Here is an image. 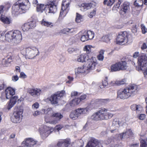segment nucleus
<instances>
[{"instance_id":"obj_1","label":"nucleus","mask_w":147,"mask_h":147,"mask_svg":"<svg viewBox=\"0 0 147 147\" xmlns=\"http://www.w3.org/2000/svg\"><path fill=\"white\" fill-rule=\"evenodd\" d=\"M58 0L48 1L47 4H39L36 7V11L40 13H42L44 11L48 13H55L57 11L58 4Z\"/></svg>"},{"instance_id":"obj_2","label":"nucleus","mask_w":147,"mask_h":147,"mask_svg":"<svg viewBox=\"0 0 147 147\" xmlns=\"http://www.w3.org/2000/svg\"><path fill=\"white\" fill-rule=\"evenodd\" d=\"M138 87L134 84H131L128 86L124 88H121L117 92L118 98L125 99L129 97L133 92L137 90Z\"/></svg>"},{"instance_id":"obj_3","label":"nucleus","mask_w":147,"mask_h":147,"mask_svg":"<svg viewBox=\"0 0 147 147\" xmlns=\"http://www.w3.org/2000/svg\"><path fill=\"white\" fill-rule=\"evenodd\" d=\"M113 115L112 113L107 112V109L104 108L94 113L91 116V118L96 121L107 120L111 118Z\"/></svg>"},{"instance_id":"obj_4","label":"nucleus","mask_w":147,"mask_h":147,"mask_svg":"<svg viewBox=\"0 0 147 147\" xmlns=\"http://www.w3.org/2000/svg\"><path fill=\"white\" fill-rule=\"evenodd\" d=\"M30 7V3L28 0H18L12 7V12L13 13L18 11L20 9L23 10H26Z\"/></svg>"},{"instance_id":"obj_5","label":"nucleus","mask_w":147,"mask_h":147,"mask_svg":"<svg viewBox=\"0 0 147 147\" xmlns=\"http://www.w3.org/2000/svg\"><path fill=\"white\" fill-rule=\"evenodd\" d=\"M127 63L125 61H121L116 62L112 65L110 67L111 72H116L121 70H124L127 68Z\"/></svg>"},{"instance_id":"obj_6","label":"nucleus","mask_w":147,"mask_h":147,"mask_svg":"<svg viewBox=\"0 0 147 147\" xmlns=\"http://www.w3.org/2000/svg\"><path fill=\"white\" fill-rule=\"evenodd\" d=\"M88 110V107L78 108L72 111L69 115V117L73 120L77 119L81 115L85 114L87 112Z\"/></svg>"},{"instance_id":"obj_7","label":"nucleus","mask_w":147,"mask_h":147,"mask_svg":"<svg viewBox=\"0 0 147 147\" xmlns=\"http://www.w3.org/2000/svg\"><path fill=\"white\" fill-rule=\"evenodd\" d=\"M23 110L20 107H17L16 111L13 113V116L11 118V121L13 123H20L23 117L22 113Z\"/></svg>"},{"instance_id":"obj_8","label":"nucleus","mask_w":147,"mask_h":147,"mask_svg":"<svg viewBox=\"0 0 147 147\" xmlns=\"http://www.w3.org/2000/svg\"><path fill=\"white\" fill-rule=\"evenodd\" d=\"M65 94V92L64 90L58 91L52 94L48 98V99L52 104H57L58 103V101L60 98L63 97Z\"/></svg>"},{"instance_id":"obj_9","label":"nucleus","mask_w":147,"mask_h":147,"mask_svg":"<svg viewBox=\"0 0 147 147\" xmlns=\"http://www.w3.org/2000/svg\"><path fill=\"white\" fill-rule=\"evenodd\" d=\"M130 36V34L126 31L120 32L118 34L116 38L117 43L120 44L123 42H127Z\"/></svg>"},{"instance_id":"obj_10","label":"nucleus","mask_w":147,"mask_h":147,"mask_svg":"<svg viewBox=\"0 0 147 147\" xmlns=\"http://www.w3.org/2000/svg\"><path fill=\"white\" fill-rule=\"evenodd\" d=\"M71 2V0H63L61 4V9L59 18H63L67 13L68 8Z\"/></svg>"},{"instance_id":"obj_11","label":"nucleus","mask_w":147,"mask_h":147,"mask_svg":"<svg viewBox=\"0 0 147 147\" xmlns=\"http://www.w3.org/2000/svg\"><path fill=\"white\" fill-rule=\"evenodd\" d=\"M26 55L28 59H32L39 54V51L36 48L28 47L26 49Z\"/></svg>"},{"instance_id":"obj_12","label":"nucleus","mask_w":147,"mask_h":147,"mask_svg":"<svg viewBox=\"0 0 147 147\" xmlns=\"http://www.w3.org/2000/svg\"><path fill=\"white\" fill-rule=\"evenodd\" d=\"M130 9L129 3L128 2H125L121 5L119 13L121 15L125 16L129 12Z\"/></svg>"},{"instance_id":"obj_13","label":"nucleus","mask_w":147,"mask_h":147,"mask_svg":"<svg viewBox=\"0 0 147 147\" xmlns=\"http://www.w3.org/2000/svg\"><path fill=\"white\" fill-rule=\"evenodd\" d=\"M13 40L16 44L20 43L22 39V34L20 31L15 30L13 31Z\"/></svg>"},{"instance_id":"obj_14","label":"nucleus","mask_w":147,"mask_h":147,"mask_svg":"<svg viewBox=\"0 0 147 147\" xmlns=\"http://www.w3.org/2000/svg\"><path fill=\"white\" fill-rule=\"evenodd\" d=\"M147 62V57L143 54L140 55L138 57V65L140 66V69L142 70V67L145 66Z\"/></svg>"},{"instance_id":"obj_15","label":"nucleus","mask_w":147,"mask_h":147,"mask_svg":"<svg viewBox=\"0 0 147 147\" xmlns=\"http://www.w3.org/2000/svg\"><path fill=\"white\" fill-rule=\"evenodd\" d=\"M37 142L31 138H26L22 142V144L25 146L32 147L36 144Z\"/></svg>"},{"instance_id":"obj_16","label":"nucleus","mask_w":147,"mask_h":147,"mask_svg":"<svg viewBox=\"0 0 147 147\" xmlns=\"http://www.w3.org/2000/svg\"><path fill=\"white\" fill-rule=\"evenodd\" d=\"M102 147L101 143L95 139H91L88 142L86 147Z\"/></svg>"},{"instance_id":"obj_17","label":"nucleus","mask_w":147,"mask_h":147,"mask_svg":"<svg viewBox=\"0 0 147 147\" xmlns=\"http://www.w3.org/2000/svg\"><path fill=\"white\" fill-rule=\"evenodd\" d=\"M88 64L86 67L87 70H91L95 69L96 65L97 64L95 57L92 56L91 59H88Z\"/></svg>"},{"instance_id":"obj_18","label":"nucleus","mask_w":147,"mask_h":147,"mask_svg":"<svg viewBox=\"0 0 147 147\" xmlns=\"http://www.w3.org/2000/svg\"><path fill=\"white\" fill-rule=\"evenodd\" d=\"M41 92V90L38 88H29L28 89L27 92L33 96H38Z\"/></svg>"},{"instance_id":"obj_19","label":"nucleus","mask_w":147,"mask_h":147,"mask_svg":"<svg viewBox=\"0 0 147 147\" xmlns=\"http://www.w3.org/2000/svg\"><path fill=\"white\" fill-rule=\"evenodd\" d=\"M51 117L54 118L55 120H53L52 122L54 123H56L63 117V115L59 112L53 113L51 114Z\"/></svg>"},{"instance_id":"obj_20","label":"nucleus","mask_w":147,"mask_h":147,"mask_svg":"<svg viewBox=\"0 0 147 147\" xmlns=\"http://www.w3.org/2000/svg\"><path fill=\"white\" fill-rule=\"evenodd\" d=\"M6 98L7 99L11 98L15 94V90L11 87H8L5 90Z\"/></svg>"},{"instance_id":"obj_21","label":"nucleus","mask_w":147,"mask_h":147,"mask_svg":"<svg viewBox=\"0 0 147 147\" xmlns=\"http://www.w3.org/2000/svg\"><path fill=\"white\" fill-rule=\"evenodd\" d=\"M70 144V140L68 139L61 140L57 144L58 147H68Z\"/></svg>"},{"instance_id":"obj_22","label":"nucleus","mask_w":147,"mask_h":147,"mask_svg":"<svg viewBox=\"0 0 147 147\" xmlns=\"http://www.w3.org/2000/svg\"><path fill=\"white\" fill-rule=\"evenodd\" d=\"M0 20L6 25L10 24L12 22L11 18L3 14H1L0 16Z\"/></svg>"},{"instance_id":"obj_23","label":"nucleus","mask_w":147,"mask_h":147,"mask_svg":"<svg viewBox=\"0 0 147 147\" xmlns=\"http://www.w3.org/2000/svg\"><path fill=\"white\" fill-rule=\"evenodd\" d=\"M92 6V4L91 3H84L80 6V10L82 11H84L90 9Z\"/></svg>"},{"instance_id":"obj_24","label":"nucleus","mask_w":147,"mask_h":147,"mask_svg":"<svg viewBox=\"0 0 147 147\" xmlns=\"http://www.w3.org/2000/svg\"><path fill=\"white\" fill-rule=\"evenodd\" d=\"M89 56L86 54H83L79 56L77 58L78 62L83 63L88 60Z\"/></svg>"},{"instance_id":"obj_25","label":"nucleus","mask_w":147,"mask_h":147,"mask_svg":"<svg viewBox=\"0 0 147 147\" xmlns=\"http://www.w3.org/2000/svg\"><path fill=\"white\" fill-rule=\"evenodd\" d=\"M131 109L132 110H136L137 113H140L142 110V108L140 105H132L131 106Z\"/></svg>"},{"instance_id":"obj_26","label":"nucleus","mask_w":147,"mask_h":147,"mask_svg":"<svg viewBox=\"0 0 147 147\" xmlns=\"http://www.w3.org/2000/svg\"><path fill=\"white\" fill-rule=\"evenodd\" d=\"M76 28H63L61 30L62 33L64 34H69L73 33L76 31Z\"/></svg>"},{"instance_id":"obj_27","label":"nucleus","mask_w":147,"mask_h":147,"mask_svg":"<svg viewBox=\"0 0 147 147\" xmlns=\"http://www.w3.org/2000/svg\"><path fill=\"white\" fill-rule=\"evenodd\" d=\"M13 31H10L7 32L5 35V39L8 42L11 41L13 40Z\"/></svg>"},{"instance_id":"obj_28","label":"nucleus","mask_w":147,"mask_h":147,"mask_svg":"<svg viewBox=\"0 0 147 147\" xmlns=\"http://www.w3.org/2000/svg\"><path fill=\"white\" fill-rule=\"evenodd\" d=\"M40 23L42 26H44L47 27H51L53 26V23L47 21L44 19H43L40 22Z\"/></svg>"},{"instance_id":"obj_29","label":"nucleus","mask_w":147,"mask_h":147,"mask_svg":"<svg viewBox=\"0 0 147 147\" xmlns=\"http://www.w3.org/2000/svg\"><path fill=\"white\" fill-rule=\"evenodd\" d=\"M80 102V100L78 98H77L71 100L69 104L71 106L74 107L77 105Z\"/></svg>"},{"instance_id":"obj_30","label":"nucleus","mask_w":147,"mask_h":147,"mask_svg":"<svg viewBox=\"0 0 147 147\" xmlns=\"http://www.w3.org/2000/svg\"><path fill=\"white\" fill-rule=\"evenodd\" d=\"M133 132L131 129H129L127 130L125 132H123L119 135H120V137L121 139H122L124 136H125L126 135H127L129 136H132L133 135Z\"/></svg>"},{"instance_id":"obj_31","label":"nucleus","mask_w":147,"mask_h":147,"mask_svg":"<svg viewBox=\"0 0 147 147\" xmlns=\"http://www.w3.org/2000/svg\"><path fill=\"white\" fill-rule=\"evenodd\" d=\"M87 70H88L86 66L83 65L78 68L76 72L78 74L83 73H85Z\"/></svg>"},{"instance_id":"obj_32","label":"nucleus","mask_w":147,"mask_h":147,"mask_svg":"<svg viewBox=\"0 0 147 147\" xmlns=\"http://www.w3.org/2000/svg\"><path fill=\"white\" fill-rule=\"evenodd\" d=\"M92 46L90 45H87L85 46L84 48V50L86 51L88 54H91L93 55V53L92 52L91 48Z\"/></svg>"},{"instance_id":"obj_33","label":"nucleus","mask_w":147,"mask_h":147,"mask_svg":"<svg viewBox=\"0 0 147 147\" xmlns=\"http://www.w3.org/2000/svg\"><path fill=\"white\" fill-rule=\"evenodd\" d=\"M12 57L11 56L7 59H3L2 62V64L6 66L7 65L10 63L12 61Z\"/></svg>"},{"instance_id":"obj_34","label":"nucleus","mask_w":147,"mask_h":147,"mask_svg":"<svg viewBox=\"0 0 147 147\" xmlns=\"http://www.w3.org/2000/svg\"><path fill=\"white\" fill-rule=\"evenodd\" d=\"M86 32L88 36V40H91L94 38V32L90 30L86 31Z\"/></svg>"},{"instance_id":"obj_35","label":"nucleus","mask_w":147,"mask_h":147,"mask_svg":"<svg viewBox=\"0 0 147 147\" xmlns=\"http://www.w3.org/2000/svg\"><path fill=\"white\" fill-rule=\"evenodd\" d=\"M83 20V17L78 13H76L75 21L77 23H80Z\"/></svg>"},{"instance_id":"obj_36","label":"nucleus","mask_w":147,"mask_h":147,"mask_svg":"<svg viewBox=\"0 0 147 147\" xmlns=\"http://www.w3.org/2000/svg\"><path fill=\"white\" fill-rule=\"evenodd\" d=\"M110 101V99H97L96 100V102H98L100 104H105L107 103Z\"/></svg>"},{"instance_id":"obj_37","label":"nucleus","mask_w":147,"mask_h":147,"mask_svg":"<svg viewBox=\"0 0 147 147\" xmlns=\"http://www.w3.org/2000/svg\"><path fill=\"white\" fill-rule=\"evenodd\" d=\"M108 78L107 77H105V78L102 80V85H100V88H103L108 85Z\"/></svg>"},{"instance_id":"obj_38","label":"nucleus","mask_w":147,"mask_h":147,"mask_svg":"<svg viewBox=\"0 0 147 147\" xmlns=\"http://www.w3.org/2000/svg\"><path fill=\"white\" fill-rule=\"evenodd\" d=\"M115 0H109L108 1V0H104L103 2L104 5H107L108 6H111L114 3Z\"/></svg>"},{"instance_id":"obj_39","label":"nucleus","mask_w":147,"mask_h":147,"mask_svg":"<svg viewBox=\"0 0 147 147\" xmlns=\"http://www.w3.org/2000/svg\"><path fill=\"white\" fill-rule=\"evenodd\" d=\"M88 36L86 34V31H84L81 36V40L83 42H85L87 41L88 40Z\"/></svg>"},{"instance_id":"obj_40","label":"nucleus","mask_w":147,"mask_h":147,"mask_svg":"<svg viewBox=\"0 0 147 147\" xmlns=\"http://www.w3.org/2000/svg\"><path fill=\"white\" fill-rule=\"evenodd\" d=\"M104 51L103 50H101L100 51L99 54L97 56V58L99 60L102 61L104 59Z\"/></svg>"},{"instance_id":"obj_41","label":"nucleus","mask_w":147,"mask_h":147,"mask_svg":"<svg viewBox=\"0 0 147 147\" xmlns=\"http://www.w3.org/2000/svg\"><path fill=\"white\" fill-rule=\"evenodd\" d=\"M51 132L49 129L45 130L43 131H42L40 132V134L44 137H47L50 134Z\"/></svg>"},{"instance_id":"obj_42","label":"nucleus","mask_w":147,"mask_h":147,"mask_svg":"<svg viewBox=\"0 0 147 147\" xmlns=\"http://www.w3.org/2000/svg\"><path fill=\"white\" fill-rule=\"evenodd\" d=\"M143 4V1L142 0H136L134 3V5L137 7L142 6Z\"/></svg>"},{"instance_id":"obj_43","label":"nucleus","mask_w":147,"mask_h":147,"mask_svg":"<svg viewBox=\"0 0 147 147\" xmlns=\"http://www.w3.org/2000/svg\"><path fill=\"white\" fill-rule=\"evenodd\" d=\"M28 24V22L26 23L22 26V28L24 31H28L30 28V27L29 26L30 25Z\"/></svg>"},{"instance_id":"obj_44","label":"nucleus","mask_w":147,"mask_h":147,"mask_svg":"<svg viewBox=\"0 0 147 147\" xmlns=\"http://www.w3.org/2000/svg\"><path fill=\"white\" fill-rule=\"evenodd\" d=\"M6 86V84L4 80H0V88L1 90H3Z\"/></svg>"},{"instance_id":"obj_45","label":"nucleus","mask_w":147,"mask_h":147,"mask_svg":"<svg viewBox=\"0 0 147 147\" xmlns=\"http://www.w3.org/2000/svg\"><path fill=\"white\" fill-rule=\"evenodd\" d=\"M10 98V101L12 102V103L15 104L17 99H18V97L17 96H15L12 97H11Z\"/></svg>"},{"instance_id":"obj_46","label":"nucleus","mask_w":147,"mask_h":147,"mask_svg":"<svg viewBox=\"0 0 147 147\" xmlns=\"http://www.w3.org/2000/svg\"><path fill=\"white\" fill-rule=\"evenodd\" d=\"M28 23L30 25L29 26L30 27V28H33L36 26V22H35L31 21Z\"/></svg>"},{"instance_id":"obj_47","label":"nucleus","mask_w":147,"mask_h":147,"mask_svg":"<svg viewBox=\"0 0 147 147\" xmlns=\"http://www.w3.org/2000/svg\"><path fill=\"white\" fill-rule=\"evenodd\" d=\"M115 83L117 85L124 84H125V80L123 79L121 80L117 81Z\"/></svg>"},{"instance_id":"obj_48","label":"nucleus","mask_w":147,"mask_h":147,"mask_svg":"<svg viewBox=\"0 0 147 147\" xmlns=\"http://www.w3.org/2000/svg\"><path fill=\"white\" fill-rule=\"evenodd\" d=\"M96 14V9L95 8L94 9L93 11L90 12L88 16L90 18H92L93 16H94Z\"/></svg>"},{"instance_id":"obj_49","label":"nucleus","mask_w":147,"mask_h":147,"mask_svg":"<svg viewBox=\"0 0 147 147\" xmlns=\"http://www.w3.org/2000/svg\"><path fill=\"white\" fill-rule=\"evenodd\" d=\"M140 147H147V144L145 140H142L140 142Z\"/></svg>"},{"instance_id":"obj_50","label":"nucleus","mask_w":147,"mask_h":147,"mask_svg":"<svg viewBox=\"0 0 147 147\" xmlns=\"http://www.w3.org/2000/svg\"><path fill=\"white\" fill-rule=\"evenodd\" d=\"M141 27L142 30V32L143 34H145L146 32L147 29L145 28V26L143 24H141Z\"/></svg>"},{"instance_id":"obj_51","label":"nucleus","mask_w":147,"mask_h":147,"mask_svg":"<svg viewBox=\"0 0 147 147\" xmlns=\"http://www.w3.org/2000/svg\"><path fill=\"white\" fill-rule=\"evenodd\" d=\"M103 40L104 41L107 42L110 40V39L109 38V36L106 35L103 37Z\"/></svg>"},{"instance_id":"obj_52","label":"nucleus","mask_w":147,"mask_h":147,"mask_svg":"<svg viewBox=\"0 0 147 147\" xmlns=\"http://www.w3.org/2000/svg\"><path fill=\"white\" fill-rule=\"evenodd\" d=\"M118 1L117 3L114 5V7L115 8H119L120 6V5L122 2V0H118Z\"/></svg>"},{"instance_id":"obj_53","label":"nucleus","mask_w":147,"mask_h":147,"mask_svg":"<svg viewBox=\"0 0 147 147\" xmlns=\"http://www.w3.org/2000/svg\"><path fill=\"white\" fill-rule=\"evenodd\" d=\"M67 78L69 79V80L66 82V83L68 84H70L71 82L73 81L74 78L73 77H71L70 76H68L67 77Z\"/></svg>"},{"instance_id":"obj_54","label":"nucleus","mask_w":147,"mask_h":147,"mask_svg":"<svg viewBox=\"0 0 147 147\" xmlns=\"http://www.w3.org/2000/svg\"><path fill=\"white\" fill-rule=\"evenodd\" d=\"M39 107V104L37 102H36L34 104L32 105V108L33 109H37Z\"/></svg>"},{"instance_id":"obj_55","label":"nucleus","mask_w":147,"mask_h":147,"mask_svg":"<svg viewBox=\"0 0 147 147\" xmlns=\"http://www.w3.org/2000/svg\"><path fill=\"white\" fill-rule=\"evenodd\" d=\"M86 96L85 94L82 95L80 96V98H78V99L80 100V102L82 100H84L86 98Z\"/></svg>"},{"instance_id":"obj_56","label":"nucleus","mask_w":147,"mask_h":147,"mask_svg":"<svg viewBox=\"0 0 147 147\" xmlns=\"http://www.w3.org/2000/svg\"><path fill=\"white\" fill-rule=\"evenodd\" d=\"M146 115L144 114H140L138 117V119L141 120H143L145 119Z\"/></svg>"},{"instance_id":"obj_57","label":"nucleus","mask_w":147,"mask_h":147,"mask_svg":"<svg viewBox=\"0 0 147 147\" xmlns=\"http://www.w3.org/2000/svg\"><path fill=\"white\" fill-rule=\"evenodd\" d=\"M15 104L12 103V102L10 101V102L7 107V109H10Z\"/></svg>"},{"instance_id":"obj_58","label":"nucleus","mask_w":147,"mask_h":147,"mask_svg":"<svg viewBox=\"0 0 147 147\" xmlns=\"http://www.w3.org/2000/svg\"><path fill=\"white\" fill-rule=\"evenodd\" d=\"M19 78L17 75L14 76L12 77V80L14 82H16L18 80Z\"/></svg>"},{"instance_id":"obj_59","label":"nucleus","mask_w":147,"mask_h":147,"mask_svg":"<svg viewBox=\"0 0 147 147\" xmlns=\"http://www.w3.org/2000/svg\"><path fill=\"white\" fill-rule=\"evenodd\" d=\"M0 98L2 100H5L6 98L5 93L2 92L1 93V96L0 97Z\"/></svg>"},{"instance_id":"obj_60","label":"nucleus","mask_w":147,"mask_h":147,"mask_svg":"<svg viewBox=\"0 0 147 147\" xmlns=\"http://www.w3.org/2000/svg\"><path fill=\"white\" fill-rule=\"evenodd\" d=\"M63 127V126L61 125H58L56 126L55 128L58 131L60 130Z\"/></svg>"},{"instance_id":"obj_61","label":"nucleus","mask_w":147,"mask_h":147,"mask_svg":"<svg viewBox=\"0 0 147 147\" xmlns=\"http://www.w3.org/2000/svg\"><path fill=\"white\" fill-rule=\"evenodd\" d=\"M20 78H24L26 77V76L24 73L23 72H21L20 73Z\"/></svg>"},{"instance_id":"obj_62","label":"nucleus","mask_w":147,"mask_h":147,"mask_svg":"<svg viewBox=\"0 0 147 147\" xmlns=\"http://www.w3.org/2000/svg\"><path fill=\"white\" fill-rule=\"evenodd\" d=\"M139 56V53L138 52H136L134 53L133 55V57L135 58H137Z\"/></svg>"},{"instance_id":"obj_63","label":"nucleus","mask_w":147,"mask_h":147,"mask_svg":"<svg viewBox=\"0 0 147 147\" xmlns=\"http://www.w3.org/2000/svg\"><path fill=\"white\" fill-rule=\"evenodd\" d=\"M147 48V45L145 43H143L141 47V49L142 50H144V49H146Z\"/></svg>"},{"instance_id":"obj_64","label":"nucleus","mask_w":147,"mask_h":147,"mask_svg":"<svg viewBox=\"0 0 147 147\" xmlns=\"http://www.w3.org/2000/svg\"><path fill=\"white\" fill-rule=\"evenodd\" d=\"M32 4L34 6H36V7L37 6V5L39 4L38 3V2L37 0H34L32 2Z\"/></svg>"}]
</instances>
